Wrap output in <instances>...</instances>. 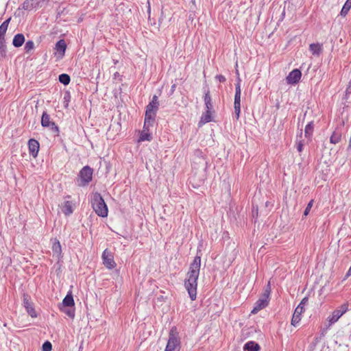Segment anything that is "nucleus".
<instances>
[{"instance_id": "1", "label": "nucleus", "mask_w": 351, "mask_h": 351, "mask_svg": "<svg viewBox=\"0 0 351 351\" xmlns=\"http://www.w3.org/2000/svg\"><path fill=\"white\" fill-rule=\"evenodd\" d=\"M201 266V256H195L191 263L187 278L184 280V287L186 289L191 300H195L197 297V280Z\"/></svg>"}, {"instance_id": "2", "label": "nucleus", "mask_w": 351, "mask_h": 351, "mask_svg": "<svg viewBox=\"0 0 351 351\" xmlns=\"http://www.w3.org/2000/svg\"><path fill=\"white\" fill-rule=\"evenodd\" d=\"M91 205L96 214L102 217H107L108 207L101 194L96 192L91 197Z\"/></svg>"}, {"instance_id": "3", "label": "nucleus", "mask_w": 351, "mask_h": 351, "mask_svg": "<svg viewBox=\"0 0 351 351\" xmlns=\"http://www.w3.org/2000/svg\"><path fill=\"white\" fill-rule=\"evenodd\" d=\"M181 341L179 332L176 326L171 327L169 333V339L165 351H180Z\"/></svg>"}, {"instance_id": "4", "label": "nucleus", "mask_w": 351, "mask_h": 351, "mask_svg": "<svg viewBox=\"0 0 351 351\" xmlns=\"http://www.w3.org/2000/svg\"><path fill=\"white\" fill-rule=\"evenodd\" d=\"M270 292V284L269 282H268L264 293L262 294L260 298L255 302L254 306L251 311L252 314H256L258 311L263 309L268 305Z\"/></svg>"}, {"instance_id": "5", "label": "nucleus", "mask_w": 351, "mask_h": 351, "mask_svg": "<svg viewBox=\"0 0 351 351\" xmlns=\"http://www.w3.org/2000/svg\"><path fill=\"white\" fill-rule=\"evenodd\" d=\"M78 186L87 185L93 178V169L89 166L84 167L79 173Z\"/></svg>"}, {"instance_id": "6", "label": "nucleus", "mask_w": 351, "mask_h": 351, "mask_svg": "<svg viewBox=\"0 0 351 351\" xmlns=\"http://www.w3.org/2000/svg\"><path fill=\"white\" fill-rule=\"evenodd\" d=\"M308 302V298H304L295 309L291 319V325L296 326L301 320V315L304 312V306Z\"/></svg>"}, {"instance_id": "7", "label": "nucleus", "mask_w": 351, "mask_h": 351, "mask_svg": "<svg viewBox=\"0 0 351 351\" xmlns=\"http://www.w3.org/2000/svg\"><path fill=\"white\" fill-rule=\"evenodd\" d=\"M101 258L103 260V264L106 268L112 269L115 267L116 263L114 261V256L108 249H106L103 252Z\"/></svg>"}, {"instance_id": "8", "label": "nucleus", "mask_w": 351, "mask_h": 351, "mask_svg": "<svg viewBox=\"0 0 351 351\" xmlns=\"http://www.w3.org/2000/svg\"><path fill=\"white\" fill-rule=\"evenodd\" d=\"M23 306L25 308L28 315H30L32 317H37L36 312L33 306V303L31 300V298L28 294H27V293L23 294Z\"/></svg>"}, {"instance_id": "9", "label": "nucleus", "mask_w": 351, "mask_h": 351, "mask_svg": "<svg viewBox=\"0 0 351 351\" xmlns=\"http://www.w3.org/2000/svg\"><path fill=\"white\" fill-rule=\"evenodd\" d=\"M41 125L44 128H49L53 132H58V127L50 120V116L47 112H43L41 117Z\"/></svg>"}, {"instance_id": "10", "label": "nucleus", "mask_w": 351, "mask_h": 351, "mask_svg": "<svg viewBox=\"0 0 351 351\" xmlns=\"http://www.w3.org/2000/svg\"><path fill=\"white\" fill-rule=\"evenodd\" d=\"M301 76V71L298 69H295L289 73L286 78L287 82L289 84H295L300 80Z\"/></svg>"}, {"instance_id": "11", "label": "nucleus", "mask_w": 351, "mask_h": 351, "mask_svg": "<svg viewBox=\"0 0 351 351\" xmlns=\"http://www.w3.org/2000/svg\"><path fill=\"white\" fill-rule=\"evenodd\" d=\"M28 148L29 154L34 158H36L38 156L40 144L38 141L31 138L28 141Z\"/></svg>"}, {"instance_id": "12", "label": "nucleus", "mask_w": 351, "mask_h": 351, "mask_svg": "<svg viewBox=\"0 0 351 351\" xmlns=\"http://www.w3.org/2000/svg\"><path fill=\"white\" fill-rule=\"evenodd\" d=\"M43 2L44 0H26L23 3V9L31 10L34 8H38L41 6L40 3Z\"/></svg>"}, {"instance_id": "13", "label": "nucleus", "mask_w": 351, "mask_h": 351, "mask_svg": "<svg viewBox=\"0 0 351 351\" xmlns=\"http://www.w3.org/2000/svg\"><path fill=\"white\" fill-rule=\"evenodd\" d=\"M156 113L149 111H145L144 128L147 129L153 126L155 122Z\"/></svg>"}, {"instance_id": "14", "label": "nucleus", "mask_w": 351, "mask_h": 351, "mask_svg": "<svg viewBox=\"0 0 351 351\" xmlns=\"http://www.w3.org/2000/svg\"><path fill=\"white\" fill-rule=\"evenodd\" d=\"M66 49V44L64 40L61 39L56 43L55 49L60 58H62L64 56Z\"/></svg>"}, {"instance_id": "15", "label": "nucleus", "mask_w": 351, "mask_h": 351, "mask_svg": "<svg viewBox=\"0 0 351 351\" xmlns=\"http://www.w3.org/2000/svg\"><path fill=\"white\" fill-rule=\"evenodd\" d=\"M62 211L66 216H69L73 212V204L71 201H65L62 206Z\"/></svg>"}, {"instance_id": "16", "label": "nucleus", "mask_w": 351, "mask_h": 351, "mask_svg": "<svg viewBox=\"0 0 351 351\" xmlns=\"http://www.w3.org/2000/svg\"><path fill=\"white\" fill-rule=\"evenodd\" d=\"M75 304L73 295L71 293H69L65 298L63 299L62 302V306L60 308L72 307Z\"/></svg>"}, {"instance_id": "17", "label": "nucleus", "mask_w": 351, "mask_h": 351, "mask_svg": "<svg viewBox=\"0 0 351 351\" xmlns=\"http://www.w3.org/2000/svg\"><path fill=\"white\" fill-rule=\"evenodd\" d=\"M212 109H206V111L202 114L199 122V125H204L212 121Z\"/></svg>"}, {"instance_id": "18", "label": "nucleus", "mask_w": 351, "mask_h": 351, "mask_svg": "<svg viewBox=\"0 0 351 351\" xmlns=\"http://www.w3.org/2000/svg\"><path fill=\"white\" fill-rule=\"evenodd\" d=\"M261 349L258 343L250 341L243 346V351H259Z\"/></svg>"}, {"instance_id": "19", "label": "nucleus", "mask_w": 351, "mask_h": 351, "mask_svg": "<svg viewBox=\"0 0 351 351\" xmlns=\"http://www.w3.org/2000/svg\"><path fill=\"white\" fill-rule=\"evenodd\" d=\"M25 36L23 34H17L14 36L13 38L12 45L15 47H20L25 43Z\"/></svg>"}, {"instance_id": "20", "label": "nucleus", "mask_w": 351, "mask_h": 351, "mask_svg": "<svg viewBox=\"0 0 351 351\" xmlns=\"http://www.w3.org/2000/svg\"><path fill=\"white\" fill-rule=\"evenodd\" d=\"M342 316V315L340 313L339 311H337L335 309L331 315L328 317V322L329 323V325L331 326L334 324L335 322H337L339 319Z\"/></svg>"}, {"instance_id": "21", "label": "nucleus", "mask_w": 351, "mask_h": 351, "mask_svg": "<svg viewBox=\"0 0 351 351\" xmlns=\"http://www.w3.org/2000/svg\"><path fill=\"white\" fill-rule=\"evenodd\" d=\"M309 50L313 55L319 56L322 51V45L319 43H312L309 46Z\"/></svg>"}, {"instance_id": "22", "label": "nucleus", "mask_w": 351, "mask_h": 351, "mask_svg": "<svg viewBox=\"0 0 351 351\" xmlns=\"http://www.w3.org/2000/svg\"><path fill=\"white\" fill-rule=\"evenodd\" d=\"M148 131L149 128L145 129L143 128V131L141 132L138 141H150L152 139V134Z\"/></svg>"}, {"instance_id": "23", "label": "nucleus", "mask_w": 351, "mask_h": 351, "mask_svg": "<svg viewBox=\"0 0 351 351\" xmlns=\"http://www.w3.org/2000/svg\"><path fill=\"white\" fill-rule=\"evenodd\" d=\"M341 139V132L340 131L336 130L332 132V134L330 138V141L332 144H337L340 142Z\"/></svg>"}, {"instance_id": "24", "label": "nucleus", "mask_w": 351, "mask_h": 351, "mask_svg": "<svg viewBox=\"0 0 351 351\" xmlns=\"http://www.w3.org/2000/svg\"><path fill=\"white\" fill-rule=\"evenodd\" d=\"M10 21V18L5 20V21H3V23L1 25V26H0V40H5L4 36L8 29V27Z\"/></svg>"}, {"instance_id": "25", "label": "nucleus", "mask_w": 351, "mask_h": 351, "mask_svg": "<svg viewBox=\"0 0 351 351\" xmlns=\"http://www.w3.org/2000/svg\"><path fill=\"white\" fill-rule=\"evenodd\" d=\"M350 8H351V0H347L341 10L340 15L343 17H345L347 15V14L348 13Z\"/></svg>"}, {"instance_id": "26", "label": "nucleus", "mask_w": 351, "mask_h": 351, "mask_svg": "<svg viewBox=\"0 0 351 351\" xmlns=\"http://www.w3.org/2000/svg\"><path fill=\"white\" fill-rule=\"evenodd\" d=\"M314 124L313 121L309 122L305 127L304 134L306 138H310L313 132Z\"/></svg>"}, {"instance_id": "27", "label": "nucleus", "mask_w": 351, "mask_h": 351, "mask_svg": "<svg viewBox=\"0 0 351 351\" xmlns=\"http://www.w3.org/2000/svg\"><path fill=\"white\" fill-rule=\"evenodd\" d=\"M204 102L206 109H213L212 99L209 90H207L204 95Z\"/></svg>"}, {"instance_id": "28", "label": "nucleus", "mask_w": 351, "mask_h": 351, "mask_svg": "<svg viewBox=\"0 0 351 351\" xmlns=\"http://www.w3.org/2000/svg\"><path fill=\"white\" fill-rule=\"evenodd\" d=\"M59 82L64 85H68L71 81L70 76L68 74L62 73L58 77Z\"/></svg>"}, {"instance_id": "29", "label": "nucleus", "mask_w": 351, "mask_h": 351, "mask_svg": "<svg viewBox=\"0 0 351 351\" xmlns=\"http://www.w3.org/2000/svg\"><path fill=\"white\" fill-rule=\"evenodd\" d=\"M159 107V103L149 102L146 106V111L153 112L156 113Z\"/></svg>"}, {"instance_id": "30", "label": "nucleus", "mask_w": 351, "mask_h": 351, "mask_svg": "<svg viewBox=\"0 0 351 351\" xmlns=\"http://www.w3.org/2000/svg\"><path fill=\"white\" fill-rule=\"evenodd\" d=\"M6 56V45L5 40H0V60Z\"/></svg>"}, {"instance_id": "31", "label": "nucleus", "mask_w": 351, "mask_h": 351, "mask_svg": "<svg viewBox=\"0 0 351 351\" xmlns=\"http://www.w3.org/2000/svg\"><path fill=\"white\" fill-rule=\"evenodd\" d=\"M34 49V43L32 40H28L25 43L24 49L26 53H29Z\"/></svg>"}, {"instance_id": "32", "label": "nucleus", "mask_w": 351, "mask_h": 351, "mask_svg": "<svg viewBox=\"0 0 351 351\" xmlns=\"http://www.w3.org/2000/svg\"><path fill=\"white\" fill-rule=\"evenodd\" d=\"M53 252L57 254H60L62 250H61V245L58 241H56L54 242L52 246Z\"/></svg>"}, {"instance_id": "33", "label": "nucleus", "mask_w": 351, "mask_h": 351, "mask_svg": "<svg viewBox=\"0 0 351 351\" xmlns=\"http://www.w3.org/2000/svg\"><path fill=\"white\" fill-rule=\"evenodd\" d=\"M60 310L66 314L69 317L73 318L75 316V311L73 308L66 309V308H60Z\"/></svg>"}, {"instance_id": "34", "label": "nucleus", "mask_w": 351, "mask_h": 351, "mask_svg": "<svg viewBox=\"0 0 351 351\" xmlns=\"http://www.w3.org/2000/svg\"><path fill=\"white\" fill-rule=\"evenodd\" d=\"M241 80L240 79V77H238L237 80V84H235V94H237V95L241 94Z\"/></svg>"}, {"instance_id": "35", "label": "nucleus", "mask_w": 351, "mask_h": 351, "mask_svg": "<svg viewBox=\"0 0 351 351\" xmlns=\"http://www.w3.org/2000/svg\"><path fill=\"white\" fill-rule=\"evenodd\" d=\"M337 310L339 311L340 313L343 315L348 310V303H345V304H342L339 307V308H337Z\"/></svg>"}, {"instance_id": "36", "label": "nucleus", "mask_w": 351, "mask_h": 351, "mask_svg": "<svg viewBox=\"0 0 351 351\" xmlns=\"http://www.w3.org/2000/svg\"><path fill=\"white\" fill-rule=\"evenodd\" d=\"M313 200L311 199L308 202V204H307V206H306V208H305V210L304 211V216H307L308 215V213H309V212H310V210H311V208L313 206Z\"/></svg>"}, {"instance_id": "37", "label": "nucleus", "mask_w": 351, "mask_h": 351, "mask_svg": "<svg viewBox=\"0 0 351 351\" xmlns=\"http://www.w3.org/2000/svg\"><path fill=\"white\" fill-rule=\"evenodd\" d=\"M52 346L49 341H45L43 344V351H51Z\"/></svg>"}, {"instance_id": "38", "label": "nucleus", "mask_w": 351, "mask_h": 351, "mask_svg": "<svg viewBox=\"0 0 351 351\" xmlns=\"http://www.w3.org/2000/svg\"><path fill=\"white\" fill-rule=\"evenodd\" d=\"M70 99H71L70 93L69 92L65 93V94L64 95V105L66 107L68 106Z\"/></svg>"}, {"instance_id": "39", "label": "nucleus", "mask_w": 351, "mask_h": 351, "mask_svg": "<svg viewBox=\"0 0 351 351\" xmlns=\"http://www.w3.org/2000/svg\"><path fill=\"white\" fill-rule=\"evenodd\" d=\"M234 114L236 116V119L238 120L239 119L240 112H241V106H234Z\"/></svg>"}, {"instance_id": "40", "label": "nucleus", "mask_w": 351, "mask_h": 351, "mask_svg": "<svg viewBox=\"0 0 351 351\" xmlns=\"http://www.w3.org/2000/svg\"><path fill=\"white\" fill-rule=\"evenodd\" d=\"M234 106H241V95H234Z\"/></svg>"}, {"instance_id": "41", "label": "nucleus", "mask_w": 351, "mask_h": 351, "mask_svg": "<svg viewBox=\"0 0 351 351\" xmlns=\"http://www.w3.org/2000/svg\"><path fill=\"white\" fill-rule=\"evenodd\" d=\"M215 78L217 79L220 82H225L226 80V77L222 75H217Z\"/></svg>"}, {"instance_id": "42", "label": "nucleus", "mask_w": 351, "mask_h": 351, "mask_svg": "<svg viewBox=\"0 0 351 351\" xmlns=\"http://www.w3.org/2000/svg\"><path fill=\"white\" fill-rule=\"evenodd\" d=\"M303 143L302 141H299L297 144V149L299 152H301L303 149Z\"/></svg>"}, {"instance_id": "43", "label": "nucleus", "mask_w": 351, "mask_h": 351, "mask_svg": "<svg viewBox=\"0 0 351 351\" xmlns=\"http://www.w3.org/2000/svg\"><path fill=\"white\" fill-rule=\"evenodd\" d=\"M176 88V84H173L171 86V89H170V93H169L170 95H172L174 93Z\"/></svg>"}, {"instance_id": "44", "label": "nucleus", "mask_w": 351, "mask_h": 351, "mask_svg": "<svg viewBox=\"0 0 351 351\" xmlns=\"http://www.w3.org/2000/svg\"><path fill=\"white\" fill-rule=\"evenodd\" d=\"M151 102H154V103H159L158 102V97L156 95H154L153 97H152V100L151 101Z\"/></svg>"}, {"instance_id": "45", "label": "nucleus", "mask_w": 351, "mask_h": 351, "mask_svg": "<svg viewBox=\"0 0 351 351\" xmlns=\"http://www.w3.org/2000/svg\"><path fill=\"white\" fill-rule=\"evenodd\" d=\"M346 275L348 276H351V265H350V267L349 268Z\"/></svg>"}]
</instances>
